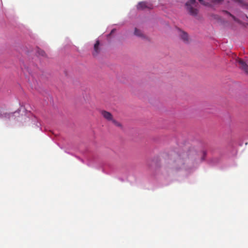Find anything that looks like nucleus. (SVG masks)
Instances as JSON below:
<instances>
[{"label":"nucleus","mask_w":248,"mask_h":248,"mask_svg":"<svg viewBox=\"0 0 248 248\" xmlns=\"http://www.w3.org/2000/svg\"><path fill=\"white\" fill-rule=\"evenodd\" d=\"M175 168H176V169H179V167H177V166H176V167H175Z\"/></svg>","instance_id":"obj_14"},{"label":"nucleus","mask_w":248,"mask_h":248,"mask_svg":"<svg viewBox=\"0 0 248 248\" xmlns=\"http://www.w3.org/2000/svg\"><path fill=\"white\" fill-rule=\"evenodd\" d=\"M176 161L181 164H182V161L179 158H178L177 160H176Z\"/></svg>","instance_id":"obj_12"},{"label":"nucleus","mask_w":248,"mask_h":248,"mask_svg":"<svg viewBox=\"0 0 248 248\" xmlns=\"http://www.w3.org/2000/svg\"><path fill=\"white\" fill-rule=\"evenodd\" d=\"M224 12L228 15H229L230 16H231V17H232V18L235 21H237V19L236 18H235V17L234 16H233V15H232V14H231L230 13H229L228 12L225 11H224Z\"/></svg>","instance_id":"obj_11"},{"label":"nucleus","mask_w":248,"mask_h":248,"mask_svg":"<svg viewBox=\"0 0 248 248\" xmlns=\"http://www.w3.org/2000/svg\"><path fill=\"white\" fill-rule=\"evenodd\" d=\"M134 34L135 35L137 36H139V37H141V38H145V36L142 33L141 31H140V30L136 28L135 29Z\"/></svg>","instance_id":"obj_8"},{"label":"nucleus","mask_w":248,"mask_h":248,"mask_svg":"<svg viewBox=\"0 0 248 248\" xmlns=\"http://www.w3.org/2000/svg\"><path fill=\"white\" fill-rule=\"evenodd\" d=\"M101 48L100 47V43L99 40H96L93 46V50L92 54L94 57L98 56L100 53Z\"/></svg>","instance_id":"obj_2"},{"label":"nucleus","mask_w":248,"mask_h":248,"mask_svg":"<svg viewBox=\"0 0 248 248\" xmlns=\"http://www.w3.org/2000/svg\"><path fill=\"white\" fill-rule=\"evenodd\" d=\"M115 31V30L113 29V30L111 31L110 33L109 34V35H110V34H111L112 33H113Z\"/></svg>","instance_id":"obj_13"},{"label":"nucleus","mask_w":248,"mask_h":248,"mask_svg":"<svg viewBox=\"0 0 248 248\" xmlns=\"http://www.w3.org/2000/svg\"><path fill=\"white\" fill-rule=\"evenodd\" d=\"M197 4L195 0H189L186 3L187 10L191 15L195 16L197 15L198 10L194 8Z\"/></svg>","instance_id":"obj_1"},{"label":"nucleus","mask_w":248,"mask_h":248,"mask_svg":"<svg viewBox=\"0 0 248 248\" xmlns=\"http://www.w3.org/2000/svg\"><path fill=\"white\" fill-rule=\"evenodd\" d=\"M146 8H151V5L148 4L146 2H140L137 5V9L138 10H144Z\"/></svg>","instance_id":"obj_5"},{"label":"nucleus","mask_w":248,"mask_h":248,"mask_svg":"<svg viewBox=\"0 0 248 248\" xmlns=\"http://www.w3.org/2000/svg\"><path fill=\"white\" fill-rule=\"evenodd\" d=\"M200 2L205 6L210 5L211 3H219L222 0H199Z\"/></svg>","instance_id":"obj_3"},{"label":"nucleus","mask_w":248,"mask_h":248,"mask_svg":"<svg viewBox=\"0 0 248 248\" xmlns=\"http://www.w3.org/2000/svg\"><path fill=\"white\" fill-rule=\"evenodd\" d=\"M234 0V1H237L238 0Z\"/></svg>","instance_id":"obj_15"},{"label":"nucleus","mask_w":248,"mask_h":248,"mask_svg":"<svg viewBox=\"0 0 248 248\" xmlns=\"http://www.w3.org/2000/svg\"><path fill=\"white\" fill-rule=\"evenodd\" d=\"M110 121L112 122V123L116 126H117V127H122V124L119 123L118 122V121H117L116 120H114L113 118L112 119V120H111Z\"/></svg>","instance_id":"obj_9"},{"label":"nucleus","mask_w":248,"mask_h":248,"mask_svg":"<svg viewBox=\"0 0 248 248\" xmlns=\"http://www.w3.org/2000/svg\"><path fill=\"white\" fill-rule=\"evenodd\" d=\"M101 113L103 117L108 121H110L113 118L112 115L107 111L102 110Z\"/></svg>","instance_id":"obj_4"},{"label":"nucleus","mask_w":248,"mask_h":248,"mask_svg":"<svg viewBox=\"0 0 248 248\" xmlns=\"http://www.w3.org/2000/svg\"><path fill=\"white\" fill-rule=\"evenodd\" d=\"M179 32V36H180L181 38L183 41L186 43L188 42V36L186 32L182 31L180 30V29L178 30Z\"/></svg>","instance_id":"obj_6"},{"label":"nucleus","mask_w":248,"mask_h":248,"mask_svg":"<svg viewBox=\"0 0 248 248\" xmlns=\"http://www.w3.org/2000/svg\"><path fill=\"white\" fill-rule=\"evenodd\" d=\"M37 53L39 55L42 56L43 57L46 56V53L43 50L38 49V51H37Z\"/></svg>","instance_id":"obj_10"},{"label":"nucleus","mask_w":248,"mask_h":248,"mask_svg":"<svg viewBox=\"0 0 248 248\" xmlns=\"http://www.w3.org/2000/svg\"><path fill=\"white\" fill-rule=\"evenodd\" d=\"M238 63L240 67L244 70L246 73H248V66L247 65L246 62L240 59L238 61Z\"/></svg>","instance_id":"obj_7"}]
</instances>
